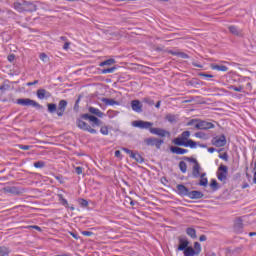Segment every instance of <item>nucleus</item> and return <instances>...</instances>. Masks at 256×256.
<instances>
[{
  "label": "nucleus",
  "instance_id": "nucleus-1",
  "mask_svg": "<svg viewBox=\"0 0 256 256\" xmlns=\"http://www.w3.org/2000/svg\"><path fill=\"white\" fill-rule=\"evenodd\" d=\"M174 145H177L178 147H190V149H196L197 145L201 147L202 149H207V144H201L199 142H195L194 140H187V142H184L183 138L180 136L178 138H175L173 140Z\"/></svg>",
  "mask_w": 256,
  "mask_h": 256
},
{
  "label": "nucleus",
  "instance_id": "nucleus-2",
  "mask_svg": "<svg viewBox=\"0 0 256 256\" xmlns=\"http://www.w3.org/2000/svg\"><path fill=\"white\" fill-rule=\"evenodd\" d=\"M17 105H22V107H35V109H43V106L39 102L32 100L30 98H20L16 100Z\"/></svg>",
  "mask_w": 256,
  "mask_h": 256
},
{
  "label": "nucleus",
  "instance_id": "nucleus-3",
  "mask_svg": "<svg viewBox=\"0 0 256 256\" xmlns=\"http://www.w3.org/2000/svg\"><path fill=\"white\" fill-rule=\"evenodd\" d=\"M80 119H84L85 121H90L91 127H101L103 125V121L99 120L96 116H93L89 113L80 115Z\"/></svg>",
  "mask_w": 256,
  "mask_h": 256
},
{
  "label": "nucleus",
  "instance_id": "nucleus-4",
  "mask_svg": "<svg viewBox=\"0 0 256 256\" xmlns=\"http://www.w3.org/2000/svg\"><path fill=\"white\" fill-rule=\"evenodd\" d=\"M83 118H77L76 125L78 129H81L82 131H87L88 133H91L92 135H97V130H95L91 125L87 124V122L81 120Z\"/></svg>",
  "mask_w": 256,
  "mask_h": 256
},
{
  "label": "nucleus",
  "instance_id": "nucleus-5",
  "mask_svg": "<svg viewBox=\"0 0 256 256\" xmlns=\"http://www.w3.org/2000/svg\"><path fill=\"white\" fill-rule=\"evenodd\" d=\"M144 143H146V145H148V146L161 149V146L165 143V141L163 139L151 137V138L145 139Z\"/></svg>",
  "mask_w": 256,
  "mask_h": 256
},
{
  "label": "nucleus",
  "instance_id": "nucleus-6",
  "mask_svg": "<svg viewBox=\"0 0 256 256\" xmlns=\"http://www.w3.org/2000/svg\"><path fill=\"white\" fill-rule=\"evenodd\" d=\"M229 173V168L223 164H220L217 171V177L219 181H227V175Z\"/></svg>",
  "mask_w": 256,
  "mask_h": 256
},
{
  "label": "nucleus",
  "instance_id": "nucleus-7",
  "mask_svg": "<svg viewBox=\"0 0 256 256\" xmlns=\"http://www.w3.org/2000/svg\"><path fill=\"white\" fill-rule=\"evenodd\" d=\"M133 127H138V129H153V123L152 122H147L143 120H135L132 122Z\"/></svg>",
  "mask_w": 256,
  "mask_h": 256
},
{
  "label": "nucleus",
  "instance_id": "nucleus-8",
  "mask_svg": "<svg viewBox=\"0 0 256 256\" xmlns=\"http://www.w3.org/2000/svg\"><path fill=\"white\" fill-rule=\"evenodd\" d=\"M212 145L215 147H225V145H227V138L223 134L221 136H216L212 139Z\"/></svg>",
  "mask_w": 256,
  "mask_h": 256
},
{
  "label": "nucleus",
  "instance_id": "nucleus-9",
  "mask_svg": "<svg viewBox=\"0 0 256 256\" xmlns=\"http://www.w3.org/2000/svg\"><path fill=\"white\" fill-rule=\"evenodd\" d=\"M150 133L158 137H171V133L163 128H150Z\"/></svg>",
  "mask_w": 256,
  "mask_h": 256
},
{
  "label": "nucleus",
  "instance_id": "nucleus-10",
  "mask_svg": "<svg viewBox=\"0 0 256 256\" xmlns=\"http://www.w3.org/2000/svg\"><path fill=\"white\" fill-rule=\"evenodd\" d=\"M179 245H178V251H185L189 248V240L185 236H180L178 238Z\"/></svg>",
  "mask_w": 256,
  "mask_h": 256
},
{
  "label": "nucleus",
  "instance_id": "nucleus-11",
  "mask_svg": "<svg viewBox=\"0 0 256 256\" xmlns=\"http://www.w3.org/2000/svg\"><path fill=\"white\" fill-rule=\"evenodd\" d=\"M215 127V124L207 121H199L197 124H195V129L200 130H207V129H213Z\"/></svg>",
  "mask_w": 256,
  "mask_h": 256
},
{
  "label": "nucleus",
  "instance_id": "nucleus-12",
  "mask_svg": "<svg viewBox=\"0 0 256 256\" xmlns=\"http://www.w3.org/2000/svg\"><path fill=\"white\" fill-rule=\"evenodd\" d=\"M67 100H60L58 103L57 115L58 117H63L65 115V110L67 109Z\"/></svg>",
  "mask_w": 256,
  "mask_h": 256
},
{
  "label": "nucleus",
  "instance_id": "nucleus-13",
  "mask_svg": "<svg viewBox=\"0 0 256 256\" xmlns=\"http://www.w3.org/2000/svg\"><path fill=\"white\" fill-rule=\"evenodd\" d=\"M131 108L136 113H143V104H141V101H139V100H132L131 101Z\"/></svg>",
  "mask_w": 256,
  "mask_h": 256
},
{
  "label": "nucleus",
  "instance_id": "nucleus-14",
  "mask_svg": "<svg viewBox=\"0 0 256 256\" xmlns=\"http://www.w3.org/2000/svg\"><path fill=\"white\" fill-rule=\"evenodd\" d=\"M36 95H37L38 99H41V100L49 99V97H51V92H49L43 88H40L37 90Z\"/></svg>",
  "mask_w": 256,
  "mask_h": 256
},
{
  "label": "nucleus",
  "instance_id": "nucleus-15",
  "mask_svg": "<svg viewBox=\"0 0 256 256\" xmlns=\"http://www.w3.org/2000/svg\"><path fill=\"white\" fill-rule=\"evenodd\" d=\"M189 199H203L204 194L201 191L193 190L188 192Z\"/></svg>",
  "mask_w": 256,
  "mask_h": 256
},
{
  "label": "nucleus",
  "instance_id": "nucleus-16",
  "mask_svg": "<svg viewBox=\"0 0 256 256\" xmlns=\"http://www.w3.org/2000/svg\"><path fill=\"white\" fill-rule=\"evenodd\" d=\"M170 151L176 155H185V153H189V150L177 146H171Z\"/></svg>",
  "mask_w": 256,
  "mask_h": 256
},
{
  "label": "nucleus",
  "instance_id": "nucleus-17",
  "mask_svg": "<svg viewBox=\"0 0 256 256\" xmlns=\"http://www.w3.org/2000/svg\"><path fill=\"white\" fill-rule=\"evenodd\" d=\"M178 193L184 197H188L189 195V188H187L185 185L183 184H178L176 187Z\"/></svg>",
  "mask_w": 256,
  "mask_h": 256
},
{
  "label": "nucleus",
  "instance_id": "nucleus-18",
  "mask_svg": "<svg viewBox=\"0 0 256 256\" xmlns=\"http://www.w3.org/2000/svg\"><path fill=\"white\" fill-rule=\"evenodd\" d=\"M192 177H194V179L201 177V164H196L192 167Z\"/></svg>",
  "mask_w": 256,
  "mask_h": 256
},
{
  "label": "nucleus",
  "instance_id": "nucleus-19",
  "mask_svg": "<svg viewBox=\"0 0 256 256\" xmlns=\"http://www.w3.org/2000/svg\"><path fill=\"white\" fill-rule=\"evenodd\" d=\"M4 193H11L12 195H19L21 191H19L18 187L15 186H7L3 188Z\"/></svg>",
  "mask_w": 256,
  "mask_h": 256
},
{
  "label": "nucleus",
  "instance_id": "nucleus-20",
  "mask_svg": "<svg viewBox=\"0 0 256 256\" xmlns=\"http://www.w3.org/2000/svg\"><path fill=\"white\" fill-rule=\"evenodd\" d=\"M89 113H91L92 115H96V117H100L103 118L105 117V113H103L101 110H99L98 108H94V107H89L88 108Z\"/></svg>",
  "mask_w": 256,
  "mask_h": 256
},
{
  "label": "nucleus",
  "instance_id": "nucleus-21",
  "mask_svg": "<svg viewBox=\"0 0 256 256\" xmlns=\"http://www.w3.org/2000/svg\"><path fill=\"white\" fill-rule=\"evenodd\" d=\"M228 29H229L230 33L232 35H236V37H241L242 36L241 30H239V28H237V26L231 25V26L228 27Z\"/></svg>",
  "mask_w": 256,
  "mask_h": 256
},
{
  "label": "nucleus",
  "instance_id": "nucleus-22",
  "mask_svg": "<svg viewBox=\"0 0 256 256\" xmlns=\"http://www.w3.org/2000/svg\"><path fill=\"white\" fill-rule=\"evenodd\" d=\"M234 229L238 232L243 230V219L237 218L234 223Z\"/></svg>",
  "mask_w": 256,
  "mask_h": 256
},
{
  "label": "nucleus",
  "instance_id": "nucleus-23",
  "mask_svg": "<svg viewBox=\"0 0 256 256\" xmlns=\"http://www.w3.org/2000/svg\"><path fill=\"white\" fill-rule=\"evenodd\" d=\"M186 234L191 237V239H197V231L195 228H187Z\"/></svg>",
  "mask_w": 256,
  "mask_h": 256
},
{
  "label": "nucleus",
  "instance_id": "nucleus-24",
  "mask_svg": "<svg viewBox=\"0 0 256 256\" xmlns=\"http://www.w3.org/2000/svg\"><path fill=\"white\" fill-rule=\"evenodd\" d=\"M13 7L16 11H18V13H23L24 11H27V9H25V7H23V4L19 3V2H15L13 4Z\"/></svg>",
  "mask_w": 256,
  "mask_h": 256
},
{
  "label": "nucleus",
  "instance_id": "nucleus-25",
  "mask_svg": "<svg viewBox=\"0 0 256 256\" xmlns=\"http://www.w3.org/2000/svg\"><path fill=\"white\" fill-rule=\"evenodd\" d=\"M211 67H212V69H214L215 71H223V72H226V71L229 70V68H228L227 66H225V65H217V64H215V65H212Z\"/></svg>",
  "mask_w": 256,
  "mask_h": 256
},
{
  "label": "nucleus",
  "instance_id": "nucleus-26",
  "mask_svg": "<svg viewBox=\"0 0 256 256\" xmlns=\"http://www.w3.org/2000/svg\"><path fill=\"white\" fill-rule=\"evenodd\" d=\"M47 107H48V113L53 114V113L57 112V104H55V103H48Z\"/></svg>",
  "mask_w": 256,
  "mask_h": 256
},
{
  "label": "nucleus",
  "instance_id": "nucleus-27",
  "mask_svg": "<svg viewBox=\"0 0 256 256\" xmlns=\"http://www.w3.org/2000/svg\"><path fill=\"white\" fill-rule=\"evenodd\" d=\"M102 101L105 103V105H119V102L111 98H103Z\"/></svg>",
  "mask_w": 256,
  "mask_h": 256
},
{
  "label": "nucleus",
  "instance_id": "nucleus-28",
  "mask_svg": "<svg viewBox=\"0 0 256 256\" xmlns=\"http://www.w3.org/2000/svg\"><path fill=\"white\" fill-rule=\"evenodd\" d=\"M197 253L193 247H188V249L184 250V256H195Z\"/></svg>",
  "mask_w": 256,
  "mask_h": 256
},
{
  "label": "nucleus",
  "instance_id": "nucleus-29",
  "mask_svg": "<svg viewBox=\"0 0 256 256\" xmlns=\"http://www.w3.org/2000/svg\"><path fill=\"white\" fill-rule=\"evenodd\" d=\"M166 121H168L169 123H175L177 121V116L174 114H167L165 116Z\"/></svg>",
  "mask_w": 256,
  "mask_h": 256
},
{
  "label": "nucleus",
  "instance_id": "nucleus-30",
  "mask_svg": "<svg viewBox=\"0 0 256 256\" xmlns=\"http://www.w3.org/2000/svg\"><path fill=\"white\" fill-rule=\"evenodd\" d=\"M117 67L113 66L111 68H104L101 70L102 75H107V73H115Z\"/></svg>",
  "mask_w": 256,
  "mask_h": 256
},
{
  "label": "nucleus",
  "instance_id": "nucleus-31",
  "mask_svg": "<svg viewBox=\"0 0 256 256\" xmlns=\"http://www.w3.org/2000/svg\"><path fill=\"white\" fill-rule=\"evenodd\" d=\"M132 159H135V161H137V163H143L145 161V158H143V156H141L140 154H132L131 156Z\"/></svg>",
  "mask_w": 256,
  "mask_h": 256
},
{
  "label": "nucleus",
  "instance_id": "nucleus-32",
  "mask_svg": "<svg viewBox=\"0 0 256 256\" xmlns=\"http://www.w3.org/2000/svg\"><path fill=\"white\" fill-rule=\"evenodd\" d=\"M116 61L113 58H110L108 60H105L100 63V67H105V65H115Z\"/></svg>",
  "mask_w": 256,
  "mask_h": 256
},
{
  "label": "nucleus",
  "instance_id": "nucleus-33",
  "mask_svg": "<svg viewBox=\"0 0 256 256\" xmlns=\"http://www.w3.org/2000/svg\"><path fill=\"white\" fill-rule=\"evenodd\" d=\"M58 199L64 207H69V202H67V199L63 197V194H58Z\"/></svg>",
  "mask_w": 256,
  "mask_h": 256
},
{
  "label": "nucleus",
  "instance_id": "nucleus-34",
  "mask_svg": "<svg viewBox=\"0 0 256 256\" xmlns=\"http://www.w3.org/2000/svg\"><path fill=\"white\" fill-rule=\"evenodd\" d=\"M184 142L189 141V137H191V132L190 131H184L182 132L181 136H180Z\"/></svg>",
  "mask_w": 256,
  "mask_h": 256
},
{
  "label": "nucleus",
  "instance_id": "nucleus-35",
  "mask_svg": "<svg viewBox=\"0 0 256 256\" xmlns=\"http://www.w3.org/2000/svg\"><path fill=\"white\" fill-rule=\"evenodd\" d=\"M179 169L182 173H187V163H185V161H180Z\"/></svg>",
  "mask_w": 256,
  "mask_h": 256
},
{
  "label": "nucleus",
  "instance_id": "nucleus-36",
  "mask_svg": "<svg viewBox=\"0 0 256 256\" xmlns=\"http://www.w3.org/2000/svg\"><path fill=\"white\" fill-rule=\"evenodd\" d=\"M194 137H197L198 139H208L207 134H205L204 132H196L194 133Z\"/></svg>",
  "mask_w": 256,
  "mask_h": 256
},
{
  "label": "nucleus",
  "instance_id": "nucleus-37",
  "mask_svg": "<svg viewBox=\"0 0 256 256\" xmlns=\"http://www.w3.org/2000/svg\"><path fill=\"white\" fill-rule=\"evenodd\" d=\"M143 103H146L147 105H149L150 107H153V105H155V101H153L151 98L146 97L143 98Z\"/></svg>",
  "mask_w": 256,
  "mask_h": 256
},
{
  "label": "nucleus",
  "instance_id": "nucleus-38",
  "mask_svg": "<svg viewBox=\"0 0 256 256\" xmlns=\"http://www.w3.org/2000/svg\"><path fill=\"white\" fill-rule=\"evenodd\" d=\"M210 187H212L213 191H217V189H219V183H217V180H211Z\"/></svg>",
  "mask_w": 256,
  "mask_h": 256
},
{
  "label": "nucleus",
  "instance_id": "nucleus-39",
  "mask_svg": "<svg viewBox=\"0 0 256 256\" xmlns=\"http://www.w3.org/2000/svg\"><path fill=\"white\" fill-rule=\"evenodd\" d=\"M199 185L200 187H207V185H209V180L207 178H200Z\"/></svg>",
  "mask_w": 256,
  "mask_h": 256
},
{
  "label": "nucleus",
  "instance_id": "nucleus-40",
  "mask_svg": "<svg viewBox=\"0 0 256 256\" xmlns=\"http://www.w3.org/2000/svg\"><path fill=\"white\" fill-rule=\"evenodd\" d=\"M7 255H9V248L0 247V256H7Z\"/></svg>",
  "mask_w": 256,
  "mask_h": 256
},
{
  "label": "nucleus",
  "instance_id": "nucleus-41",
  "mask_svg": "<svg viewBox=\"0 0 256 256\" xmlns=\"http://www.w3.org/2000/svg\"><path fill=\"white\" fill-rule=\"evenodd\" d=\"M184 161H188L189 163H194V165H199V162L197 159L193 157H184Z\"/></svg>",
  "mask_w": 256,
  "mask_h": 256
},
{
  "label": "nucleus",
  "instance_id": "nucleus-42",
  "mask_svg": "<svg viewBox=\"0 0 256 256\" xmlns=\"http://www.w3.org/2000/svg\"><path fill=\"white\" fill-rule=\"evenodd\" d=\"M34 167H35L36 169H43V167H45V162H43V161H37V162L34 163Z\"/></svg>",
  "mask_w": 256,
  "mask_h": 256
},
{
  "label": "nucleus",
  "instance_id": "nucleus-43",
  "mask_svg": "<svg viewBox=\"0 0 256 256\" xmlns=\"http://www.w3.org/2000/svg\"><path fill=\"white\" fill-rule=\"evenodd\" d=\"M194 249H195L196 255H199V253H201V244L199 242H195Z\"/></svg>",
  "mask_w": 256,
  "mask_h": 256
},
{
  "label": "nucleus",
  "instance_id": "nucleus-44",
  "mask_svg": "<svg viewBox=\"0 0 256 256\" xmlns=\"http://www.w3.org/2000/svg\"><path fill=\"white\" fill-rule=\"evenodd\" d=\"M228 89H232L233 91H237L238 93H241V91H243V86L237 87V86H234V85H230L228 87Z\"/></svg>",
  "mask_w": 256,
  "mask_h": 256
},
{
  "label": "nucleus",
  "instance_id": "nucleus-45",
  "mask_svg": "<svg viewBox=\"0 0 256 256\" xmlns=\"http://www.w3.org/2000/svg\"><path fill=\"white\" fill-rule=\"evenodd\" d=\"M100 133H101L102 135H109V128H108L107 126H102V127L100 128Z\"/></svg>",
  "mask_w": 256,
  "mask_h": 256
},
{
  "label": "nucleus",
  "instance_id": "nucleus-46",
  "mask_svg": "<svg viewBox=\"0 0 256 256\" xmlns=\"http://www.w3.org/2000/svg\"><path fill=\"white\" fill-rule=\"evenodd\" d=\"M79 103H81V97H78V99L76 100V102L74 104V111L76 113H79Z\"/></svg>",
  "mask_w": 256,
  "mask_h": 256
},
{
  "label": "nucleus",
  "instance_id": "nucleus-47",
  "mask_svg": "<svg viewBox=\"0 0 256 256\" xmlns=\"http://www.w3.org/2000/svg\"><path fill=\"white\" fill-rule=\"evenodd\" d=\"M40 59H41V61H43V63H47V61H49V56H47V54H45V53H41Z\"/></svg>",
  "mask_w": 256,
  "mask_h": 256
},
{
  "label": "nucleus",
  "instance_id": "nucleus-48",
  "mask_svg": "<svg viewBox=\"0 0 256 256\" xmlns=\"http://www.w3.org/2000/svg\"><path fill=\"white\" fill-rule=\"evenodd\" d=\"M199 119H192V120H190L188 123H187V125H188V127H191V126H193L194 125V127H195V125H197L198 123H199Z\"/></svg>",
  "mask_w": 256,
  "mask_h": 256
},
{
  "label": "nucleus",
  "instance_id": "nucleus-49",
  "mask_svg": "<svg viewBox=\"0 0 256 256\" xmlns=\"http://www.w3.org/2000/svg\"><path fill=\"white\" fill-rule=\"evenodd\" d=\"M26 229H35L36 231H43V229H41V227L37 226V225H30V226H26Z\"/></svg>",
  "mask_w": 256,
  "mask_h": 256
},
{
  "label": "nucleus",
  "instance_id": "nucleus-50",
  "mask_svg": "<svg viewBox=\"0 0 256 256\" xmlns=\"http://www.w3.org/2000/svg\"><path fill=\"white\" fill-rule=\"evenodd\" d=\"M18 147H19V149H22L23 151H29L31 149V146L23 145V144H19Z\"/></svg>",
  "mask_w": 256,
  "mask_h": 256
},
{
  "label": "nucleus",
  "instance_id": "nucleus-51",
  "mask_svg": "<svg viewBox=\"0 0 256 256\" xmlns=\"http://www.w3.org/2000/svg\"><path fill=\"white\" fill-rule=\"evenodd\" d=\"M219 158L223 159V161H229V154H227V152H225L224 154H220Z\"/></svg>",
  "mask_w": 256,
  "mask_h": 256
},
{
  "label": "nucleus",
  "instance_id": "nucleus-52",
  "mask_svg": "<svg viewBox=\"0 0 256 256\" xmlns=\"http://www.w3.org/2000/svg\"><path fill=\"white\" fill-rule=\"evenodd\" d=\"M79 204L81 205V207H87L89 205V202L85 199H80Z\"/></svg>",
  "mask_w": 256,
  "mask_h": 256
},
{
  "label": "nucleus",
  "instance_id": "nucleus-53",
  "mask_svg": "<svg viewBox=\"0 0 256 256\" xmlns=\"http://www.w3.org/2000/svg\"><path fill=\"white\" fill-rule=\"evenodd\" d=\"M198 76L199 77H206L208 79H212V77H213V75L207 74V73H203V72L198 73Z\"/></svg>",
  "mask_w": 256,
  "mask_h": 256
},
{
  "label": "nucleus",
  "instance_id": "nucleus-54",
  "mask_svg": "<svg viewBox=\"0 0 256 256\" xmlns=\"http://www.w3.org/2000/svg\"><path fill=\"white\" fill-rule=\"evenodd\" d=\"M178 57H181V59H189V56L184 52H178Z\"/></svg>",
  "mask_w": 256,
  "mask_h": 256
},
{
  "label": "nucleus",
  "instance_id": "nucleus-55",
  "mask_svg": "<svg viewBox=\"0 0 256 256\" xmlns=\"http://www.w3.org/2000/svg\"><path fill=\"white\" fill-rule=\"evenodd\" d=\"M75 173H77V175H81V173H83V168L81 166L76 167Z\"/></svg>",
  "mask_w": 256,
  "mask_h": 256
},
{
  "label": "nucleus",
  "instance_id": "nucleus-56",
  "mask_svg": "<svg viewBox=\"0 0 256 256\" xmlns=\"http://www.w3.org/2000/svg\"><path fill=\"white\" fill-rule=\"evenodd\" d=\"M123 151H125V153H127L128 155H130V157H132V155L134 154V153H133V150H129V148H123Z\"/></svg>",
  "mask_w": 256,
  "mask_h": 256
},
{
  "label": "nucleus",
  "instance_id": "nucleus-57",
  "mask_svg": "<svg viewBox=\"0 0 256 256\" xmlns=\"http://www.w3.org/2000/svg\"><path fill=\"white\" fill-rule=\"evenodd\" d=\"M8 61H9L10 63H13V61H15V55H14V54L8 55Z\"/></svg>",
  "mask_w": 256,
  "mask_h": 256
},
{
  "label": "nucleus",
  "instance_id": "nucleus-58",
  "mask_svg": "<svg viewBox=\"0 0 256 256\" xmlns=\"http://www.w3.org/2000/svg\"><path fill=\"white\" fill-rule=\"evenodd\" d=\"M82 235H85V237H91V235H93V232H91V231H83Z\"/></svg>",
  "mask_w": 256,
  "mask_h": 256
},
{
  "label": "nucleus",
  "instance_id": "nucleus-59",
  "mask_svg": "<svg viewBox=\"0 0 256 256\" xmlns=\"http://www.w3.org/2000/svg\"><path fill=\"white\" fill-rule=\"evenodd\" d=\"M37 83H39V80H35V81H33V82H28V83H27V86H28V87H31V86H33V85H37Z\"/></svg>",
  "mask_w": 256,
  "mask_h": 256
},
{
  "label": "nucleus",
  "instance_id": "nucleus-60",
  "mask_svg": "<svg viewBox=\"0 0 256 256\" xmlns=\"http://www.w3.org/2000/svg\"><path fill=\"white\" fill-rule=\"evenodd\" d=\"M168 53H169L170 55H175L176 57L179 56V52H177V51L169 50Z\"/></svg>",
  "mask_w": 256,
  "mask_h": 256
},
{
  "label": "nucleus",
  "instance_id": "nucleus-61",
  "mask_svg": "<svg viewBox=\"0 0 256 256\" xmlns=\"http://www.w3.org/2000/svg\"><path fill=\"white\" fill-rule=\"evenodd\" d=\"M69 45H71V42H65L63 49H65V50L69 49Z\"/></svg>",
  "mask_w": 256,
  "mask_h": 256
},
{
  "label": "nucleus",
  "instance_id": "nucleus-62",
  "mask_svg": "<svg viewBox=\"0 0 256 256\" xmlns=\"http://www.w3.org/2000/svg\"><path fill=\"white\" fill-rule=\"evenodd\" d=\"M199 241H201V242L207 241V236L201 235V236L199 237Z\"/></svg>",
  "mask_w": 256,
  "mask_h": 256
},
{
  "label": "nucleus",
  "instance_id": "nucleus-63",
  "mask_svg": "<svg viewBox=\"0 0 256 256\" xmlns=\"http://www.w3.org/2000/svg\"><path fill=\"white\" fill-rule=\"evenodd\" d=\"M115 157H121V151L116 150L115 151Z\"/></svg>",
  "mask_w": 256,
  "mask_h": 256
},
{
  "label": "nucleus",
  "instance_id": "nucleus-64",
  "mask_svg": "<svg viewBox=\"0 0 256 256\" xmlns=\"http://www.w3.org/2000/svg\"><path fill=\"white\" fill-rule=\"evenodd\" d=\"M253 183L256 185V169H254Z\"/></svg>",
  "mask_w": 256,
  "mask_h": 256
}]
</instances>
